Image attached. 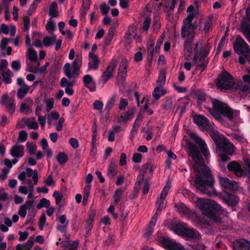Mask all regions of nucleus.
Listing matches in <instances>:
<instances>
[{"mask_svg":"<svg viewBox=\"0 0 250 250\" xmlns=\"http://www.w3.org/2000/svg\"><path fill=\"white\" fill-rule=\"evenodd\" d=\"M136 28L134 25H131L128 27V30L125 36L126 41L130 42L136 37Z\"/></svg>","mask_w":250,"mask_h":250,"instance_id":"7c9ffc66","label":"nucleus"},{"mask_svg":"<svg viewBox=\"0 0 250 250\" xmlns=\"http://www.w3.org/2000/svg\"><path fill=\"white\" fill-rule=\"evenodd\" d=\"M83 83L89 91L93 92L95 90V82L92 76L85 75L83 77Z\"/></svg>","mask_w":250,"mask_h":250,"instance_id":"393cba45","label":"nucleus"},{"mask_svg":"<svg viewBox=\"0 0 250 250\" xmlns=\"http://www.w3.org/2000/svg\"><path fill=\"white\" fill-rule=\"evenodd\" d=\"M188 151L194 162L193 170L196 172L195 185L201 193L208 195L216 194L213 187L214 180L209 168L204 162L197 148L190 143H188Z\"/></svg>","mask_w":250,"mask_h":250,"instance_id":"f257e3e1","label":"nucleus"},{"mask_svg":"<svg viewBox=\"0 0 250 250\" xmlns=\"http://www.w3.org/2000/svg\"><path fill=\"white\" fill-rule=\"evenodd\" d=\"M53 196L55 199L56 204L57 205L60 206V204L63 199V195L62 193H60L59 191L55 190L53 194Z\"/></svg>","mask_w":250,"mask_h":250,"instance_id":"de8ad7c7","label":"nucleus"},{"mask_svg":"<svg viewBox=\"0 0 250 250\" xmlns=\"http://www.w3.org/2000/svg\"><path fill=\"white\" fill-rule=\"evenodd\" d=\"M235 52L244 56L247 60L250 62V49L248 44L240 37H237L233 44Z\"/></svg>","mask_w":250,"mask_h":250,"instance_id":"9d476101","label":"nucleus"},{"mask_svg":"<svg viewBox=\"0 0 250 250\" xmlns=\"http://www.w3.org/2000/svg\"><path fill=\"white\" fill-rule=\"evenodd\" d=\"M206 131L208 133L217 145L221 142V140L222 138H225V137H221L220 136L213 123L211 124L210 126Z\"/></svg>","mask_w":250,"mask_h":250,"instance_id":"6ab92c4d","label":"nucleus"},{"mask_svg":"<svg viewBox=\"0 0 250 250\" xmlns=\"http://www.w3.org/2000/svg\"><path fill=\"white\" fill-rule=\"evenodd\" d=\"M177 210L182 216L187 215L189 213V209L183 203H179L176 206Z\"/></svg>","mask_w":250,"mask_h":250,"instance_id":"ea45409f","label":"nucleus"},{"mask_svg":"<svg viewBox=\"0 0 250 250\" xmlns=\"http://www.w3.org/2000/svg\"><path fill=\"white\" fill-rule=\"evenodd\" d=\"M117 62L118 60L116 59L113 58L108 67L103 73L102 81H103L104 84L113 76Z\"/></svg>","mask_w":250,"mask_h":250,"instance_id":"f8f14e48","label":"nucleus"},{"mask_svg":"<svg viewBox=\"0 0 250 250\" xmlns=\"http://www.w3.org/2000/svg\"><path fill=\"white\" fill-rule=\"evenodd\" d=\"M249 75L243 77L244 82L239 83L235 87V89L244 96L250 98V68L247 69Z\"/></svg>","mask_w":250,"mask_h":250,"instance_id":"9b49d317","label":"nucleus"},{"mask_svg":"<svg viewBox=\"0 0 250 250\" xmlns=\"http://www.w3.org/2000/svg\"><path fill=\"white\" fill-rule=\"evenodd\" d=\"M27 56L28 59L31 61H35L37 59V53L32 48L31 45H29L27 48Z\"/></svg>","mask_w":250,"mask_h":250,"instance_id":"79ce46f5","label":"nucleus"},{"mask_svg":"<svg viewBox=\"0 0 250 250\" xmlns=\"http://www.w3.org/2000/svg\"><path fill=\"white\" fill-rule=\"evenodd\" d=\"M83 57L81 54H77L75 59L70 63H65L63 67L64 75L69 79L77 78L80 74V69L82 65Z\"/></svg>","mask_w":250,"mask_h":250,"instance_id":"39448f33","label":"nucleus"},{"mask_svg":"<svg viewBox=\"0 0 250 250\" xmlns=\"http://www.w3.org/2000/svg\"><path fill=\"white\" fill-rule=\"evenodd\" d=\"M56 159L60 165L65 163L68 159L67 156L63 152H60L56 156Z\"/></svg>","mask_w":250,"mask_h":250,"instance_id":"37998d69","label":"nucleus"},{"mask_svg":"<svg viewBox=\"0 0 250 250\" xmlns=\"http://www.w3.org/2000/svg\"><path fill=\"white\" fill-rule=\"evenodd\" d=\"M91 187V184H86L84 187L83 189V205H85L87 203L90 194Z\"/></svg>","mask_w":250,"mask_h":250,"instance_id":"a19ab883","label":"nucleus"},{"mask_svg":"<svg viewBox=\"0 0 250 250\" xmlns=\"http://www.w3.org/2000/svg\"><path fill=\"white\" fill-rule=\"evenodd\" d=\"M123 193V190L121 188H119L116 190L114 195V204L116 205L118 204L120 200V198L122 194Z\"/></svg>","mask_w":250,"mask_h":250,"instance_id":"09e8293b","label":"nucleus"},{"mask_svg":"<svg viewBox=\"0 0 250 250\" xmlns=\"http://www.w3.org/2000/svg\"><path fill=\"white\" fill-rule=\"evenodd\" d=\"M60 117V114L58 112L53 111L51 112L47 116V124L51 125L53 121H57Z\"/></svg>","mask_w":250,"mask_h":250,"instance_id":"c9c22d12","label":"nucleus"},{"mask_svg":"<svg viewBox=\"0 0 250 250\" xmlns=\"http://www.w3.org/2000/svg\"><path fill=\"white\" fill-rule=\"evenodd\" d=\"M195 16V13L189 14L183 22L181 35L182 38H186V41H193L194 38L195 27L192 21Z\"/></svg>","mask_w":250,"mask_h":250,"instance_id":"0eeeda50","label":"nucleus"},{"mask_svg":"<svg viewBox=\"0 0 250 250\" xmlns=\"http://www.w3.org/2000/svg\"><path fill=\"white\" fill-rule=\"evenodd\" d=\"M90 5V1L89 0H84L83 4V8L82 10V15H84L86 11L89 8Z\"/></svg>","mask_w":250,"mask_h":250,"instance_id":"680f3d73","label":"nucleus"},{"mask_svg":"<svg viewBox=\"0 0 250 250\" xmlns=\"http://www.w3.org/2000/svg\"><path fill=\"white\" fill-rule=\"evenodd\" d=\"M46 219L45 214H42L41 215L39 221V228L41 230H42L43 227L45 225Z\"/></svg>","mask_w":250,"mask_h":250,"instance_id":"e2e57ef3","label":"nucleus"},{"mask_svg":"<svg viewBox=\"0 0 250 250\" xmlns=\"http://www.w3.org/2000/svg\"><path fill=\"white\" fill-rule=\"evenodd\" d=\"M234 84L232 77L226 70L219 75L217 78L216 86L218 89L228 90L231 88Z\"/></svg>","mask_w":250,"mask_h":250,"instance_id":"1a4fd4ad","label":"nucleus"},{"mask_svg":"<svg viewBox=\"0 0 250 250\" xmlns=\"http://www.w3.org/2000/svg\"><path fill=\"white\" fill-rule=\"evenodd\" d=\"M11 41V39L7 38H2L0 42V48L2 50H4L6 49L7 45Z\"/></svg>","mask_w":250,"mask_h":250,"instance_id":"3c124183","label":"nucleus"},{"mask_svg":"<svg viewBox=\"0 0 250 250\" xmlns=\"http://www.w3.org/2000/svg\"><path fill=\"white\" fill-rule=\"evenodd\" d=\"M56 39V36L52 35L51 36H46L43 40V44L45 47H48L54 44Z\"/></svg>","mask_w":250,"mask_h":250,"instance_id":"e433bc0d","label":"nucleus"},{"mask_svg":"<svg viewBox=\"0 0 250 250\" xmlns=\"http://www.w3.org/2000/svg\"><path fill=\"white\" fill-rule=\"evenodd\" d=\"M219 150L225 153V154H219V157L223 162H227L229 160V157L226 155H231L234 151V146L227 138H222L221 142L217 145Z\"/></svg>","mask_w":250,"mask_h":250,"instance_id":"6e6552de","label":"nucleus"},{"mask_svg":"<svg viewBox=\"0 0 250 250\" xmlns=\"http://www.w3.org/2000/svg\"><path fill=\"white\" fill-rule=\"evenodd\" d=\"M27 137V132L24 130H21L20 132L18 137V141L20 142H24Z\"/></svg>","mask_w":250,"mask_h":250,"instance_id":"774afa93","label":"nucleus"},{"mask_svg":"<svg viewBox=\"0 0 250 250\" xmlns=\"http://www.w3.org/2000/svg\"><path fill=\"white\" fill-rule=\"evenodd\" d=\"M140 123H141L140 120H139L137 119L135 120L134 125H133L132 128L131 130V132H130V135L131 137H133L135 135L136 132L140 126Z\"/></svg>","mask_w":250,"mask_h":250,"instance_id":"864d4df0","label":"nucleus"},{"mask_svg":"<svg viewBox=\"0 0 250 250\" xmlns=\"http://www.w3.org/2000/svg\"><path fill=\"white\" fill-rule=\"evenodd\" d=\"M187 227L186 224L178 223L174 225L172 227L171 229L175 233L183 237Z\"/></svg>","mask_w":250,"mask_h":250,"instance_id":"5701e85b","label":"nucleus"},{"mask_svg":"<svg viewBox=\"0 0 250 250\" xmlns=\"http://www.w3.org/2000/svg\"><path fill=\"white\" fill-rule=\"evenodd\" d=\"M245 167L247 176L250 179V159L247 158L245 160Z\"/></svg>","mask_w":250,"mask_h":250,"instance_id":"338daca9","label":"nucleus"},{"mask_svg":"<svg viewBox=\"0 0 250 250\" xmlns=\"http://www.w3.org/2000/svg\"><path fill=\"white\" fill-rule=\"evenodd\" d=\"M21 122L29 128L31 129H37L39 127L35 118H23L21 120Z\"/></svg>","mask_w":250,"mask_h":250,"instance_id":"c85d7f7f","label":"nucleus"},{"mask_svg":"<svg viewBox=\"0 0 250 250\" xmlns=\"http://www.w3.org/2000/svg\"><path fill=\"white\" fill-rule=\"evenodd\" d=\"M165 93V90L162 88V86L158 85L155 88L153 91L152 95L156 100H158Z\"/></svg>","mask_w":250,"mask_h":250,"instance_id":"f704fd0d","label":"nucleus"},{"mask_svg":"<svg viewBox=\"0 0 250 250\" xmlns=\"http://www.w3.org/2000/svg\"><path fill=\"white\" fill-rule=\"evenodd\" d=\"M117 165L114 160L110 162L107 167V175L110 179H113L117 173Z\"/></svg>","mask_w":250,"mask_h":250,"instance_id":"cd10ccee","label":"nucleus"},{"mask_svg":"<svg viewBox=\"0 0 250 250\" xmlns=\"http://www.w3.org/2000/svg\"><path fill=\"white\" fill-rule=\"evenodd\" d=\"M210 50V46L208 44H204L203 41H199L195 44L194 50V56L192 63L186 61L184 68L188 71L191 69L192 64H196L197 69L204 70L207 66L205 58L208 55Z\"/></svg>","mask_w":250,"mask_h":250,"instance_id":"7ed1b4c3","label":"nucleus"},{"mask_svg":"<svg viewBox=\"0 0 250 250\" xmlns=\"http://www.w3.org/2000/svg\"><path fill=\"white\" fill-rule=\"evenodd\" d=\"M127 66L128 63L126 60H123L120 63L118 74L122 78H125L126 77Z\"/></svg>","mask_w":250,"mask_h":250,"instance_id":"2f4dec72","label":"nucleus"},{"mask_svg":"<svg viewBox=\"0 0 250 250\" xmlns=\"http://www.w3.org/2000/svg\"><path fill=\"white\" fill-rule=\"evenodd\" d=\"M162 244L167 250H186L179 243L167 237H164Z\"/></svg>","mask_w":250,"mask_h":250,"instance_id":"ddd939ff","label":"nucleus"},{"mask_svg":"<svg viewBox=\"0 0 250 250\" xmlns=\"http://www.w3.org/2000/svg\"><path fill=\"white\" fill-rule=\"evenodd\" d=\"M172 99L171 98H169L166 100L163 106L165 110L170 111L172 109Z\"/></svg>","mask_w":250,"mask_h":250,"instance_id":"69168bd1","label":"nucleus"},{"mask_svg":"<svg viewBox=\"0 0 250 250\" xmlns=\"http://www.w3.org/2000/svg\"><path fill=\"white\" fill-rule=\"evenodd\" d=\"M9 172V168L7 167L2 168L0 173V180L2 181L5 180L7 178Z\"/></svg>","mask_w":250,"mask_h":250,"instance_id":"052dcab7","label":"nucleus"},{"mask_svg":"<svg viewBox=\"0 0 250 250\" xmlns=\"http://www.w3.org/2000/svg\"><path fill=\"white\" fill-rule=\"evenodd\" d=\"M60 85L62 87H66L68 86H73L74 84L72 82L69 81L66 78H62L61 80Z\"/></svg>","mask_w":250,"mask_h":250,"instance_id":"13d9d810","label":"nucleus"},{"mask_svg":"<svg viewBox=\"0 0 250 250\" xmlns=\"http://www.w3.org/2000/svg\"><path fill=\"white\" fill-rule=\"evenodd\" d=\"M18 178L22 183L26 184L29 186L31 192L28 193V197L31 198L34 190L33 186L32 185V181L34 185L37 184L38 181V171L36 169L33 170L31 168H27L25 171H22L19 175Z\"/></svg>","mask_w":250,"mask_h":250,"instance_id":"423d86ee","label":"nucleus"},{"mask_svg":"<svg viewBox=\"0 0 250 250\" xmlns=\"http://www.w3.org/2000/svg\"><path fill=\"white\" fill-rule=\"evenodd\" d=\"M26 146L28 150V152L30 154L33 155L36 151L37 147L35 144L27 142L26 143Z\"/></svg>","mask_w":250,"mask_h":250,"instance_id":"6e6d98bb","label":"nucleus"},{"mask_svg":"<svg viewBox=\"0 0 250 250\" xmlns=\"http://www.w3.org/2000/svg\"><path fill=\"white\" fill-rule=\"evenodd\" d=\"M225 200L229 206L233 207L237 204L239 199L237 196L234 194H228Z\"/></svg>","mask_w":250,"mask_h":250,"instance_id":"473e14b6","label":"nucleus"},{"mask_svg":"<svg viewBox=\"0 0 250 250\" xmlns=\"http://www.w3.org/2000/svg\"><path fill=\"white\" fill-rule=\"evenodd\" d=\"M190 136L193 138L195 143L198 144L201 151L205 158L208 159L210 157V153L205 142L195 133H191Z\"/></svg>","mask_w":250,"mask_h":250,"instance_id":"4468645a","label":"nucleus"},{"mask_svg":"<svg viewBox=\"0 0 250 250\" xmlns=\"http://www.w3.org/2000/svg\"><path fill=\"white\" fill-rule=\"evenodd\" d=\"M193 121L201 129L204 131H206L210 126V125L213 124L202 115H195L193 117Z\"/></svg>","mask_w":250,"mask_h":250,"instance_id":"2eb2a0df","label":"nucleus"},{"mask_svg":"<svg viewBox=\"0 0 250 250\" xmlns=\"http://www.w3.org/2000/svg\"><path fill=\"white\" fill-rule=\"evenodd\" d=\"M219 183L221 186L225 188L231 190H237L238 189V186L236 182L230 181L228 178L219 177Z\"/></svg>","mask_w":250,"mask_h":250,"instance_id":"dca6fc26","label":"nucleus"},{"mask_svg":"<svg viewBox=\"0 0 250 250\" xmlns=\"http://www.w3.org/2000/svg\"><path fill=\"white\" fill-rule=\"evenodd\" d=\"M50 206V201L46 198H42L40 201L39 203L37 206L38 209H41L42 208H48Z\"/></svg>","mask_w":250,"mask_h":250,"instance_id":"a18cd8bd","label":"nucleus"},{"mask_svg":"<svg viewBox=\"0 0 250 250\" xmlns=\"http://www.w3.org/2000/svg\"><path fill=\"white\" fill-rule=\"evenodd\" d=\"M30 87L27 84H23L21 86L18 91V97L20 99L23 98L29 91Z\"/></svg>","mask_w":250,"mask_h":250,"instance_id":"4c0bfd02","label":"nucleus"},{"mask_svg":"<svg viewBox=\"0 0 250 250\" xmlns=\"http://www.w3.org/2000/svg\"><path fill=\"white\" fill-rule=\"evenodd\" d=\"M212 17H210L208 18L207 21L205 23L203 31L206 33H208L209 31L210 28L211 27L212 24Z\"/></svg>","mask_w":250,"mask_h":250,"instance_id":"603ef678","label":"nucleus"},{"mask_svg":"<svg viewBox=\"0 0 250 250\" xmlns=\"http://www.w3.org/2000/svg\"><path fill=\"white\" fill-rule=\"evenodd\" d=\"M49 15L51 18H56L59 15L58 4L56 2H52L49 6Z\"/></svg>","mask_w":250,"mask_h":250,"instance_id":"72a5a7b5","label":"nucleus"},{"mask_svg":"<svg viewBox=\"0 0 250 250\" xmlns=\"http://www.w3.org/2000/svg\"><path fill=\"white\" fill-rule=\"evenodd\" d=\"M1 104L5 106V108L10 114H13L15 110V105L14 104L13 98H8V95L4 94L1 96Z\"/></svg>","mask_w":250,"mask_h":250,"instance_id":"f3484780","label":"nucleus"},{"mask_svg":"<svg viewBox=\"0 0 250 250\" xmlns=\"http://www.w3.org/2000/svg\"><path fill=\"white\" fill-rule=\"evenodd\" d=\"M54 103V100L53 98L44 100L46 111L48 112L53 108Z\"/></svg>","mask_w":250,"mask_h":250,"instance_id":"8fccbe9b","label":"nucleus"},{"mask_svg":"<svg viewBox=\"0 0 250 250\" xmlns=\"http://www.w3.org/2000/svg\"><path fill=\"white\" fill-rule=\"evenodd\" d=\"M195 203L202 211L207 224H209L211 221L220 223L223 217L227 215V211L214 200L197 198Z\"/></svg>","mask_w":250,"mask_h":250,"instance_id":"f03ea898","label":"nucleus"},{"mask_svg":"<svg viewBox=\"0 0 250 250\" xmlns=\"http://www.w3.org/2000/svg\"><path fill=\"white\" fill-rule=\"evenodd\" d=\"M193 41H185L184 46V56L186 61H188L192 53V43Z\"/></svg>","mask_w":250,"mask_h":250,"instance_id":"a878e982","label":"nucleus"},{"mask_svg":"<svg viewBox=\"0 0 250 250\" xmlns=\"http://www.w3.org/2000/svg\"><path fill=\"white\" fill-rule=\"evenodd\" d=\"M229 170L233 171L237 177H241L244 174V170L240 165L234 161H232L227 166Z\"/></svg>","mask_w":250,"mask_h":250,"instance_id":"412c9836","label":"nucleus"},{"mask_svg":"<svg viewBox=\"0 0 250 250\" xmlns=\"http://www.w3.org/2000/svg\"><path fill=\"white\" fill-rule=\"evenodd\" d=\"M23 146L21 145H14L10 150V154L14 158H21L24 155Z\"/></svg>","mask_w":250,"mask_h":250,"instance_id":"b1692460","label":"nucleus"},{"mask_svg":"<svg viewBox=\"0 0 250 250\" xmlns=\"http://www.w3.org/2000/svg\"><path fill=\"white\" fill-rule=\"evenodd\" d=\"M56 28V23L51 19H49L45 26L46 30L49 34H52Z\"/></svg>","mask_w":250,"mask_h":250,"instance_id":"58836bf2","label":"nucleus"},{"mask_svg":"<svg viewBox=\"0 0 250 250\" xmlns=\"http://www.w3.org/2000/svg\"><path fill=\"white\" fill-rule=\"evenodd\" d=\"M234 250H250V242L246 239L236 240L233 244Z\"/></svg>","mask_w":250,"mask_h":250,"instance_id":"aec40b11","label":"nucleus"},{"mask_svg":"<svg viewBox=\"0 0 250 250\" xmlns=\"http://www.w3.org/2000/svg\"><path fill=\"white\" fill-rule=\"evenodd\" d=\"M183 237L195 240H199L201 238V235L197 231L188 227Z\"/></svg>","mask_w":250,"mask_h":250,"instance_id":"c756f323","label":"nucleus"},{"mask_svg":"<svg viewBox=\"0 0 250 250\" xmlns=\"http://www.w3.org/2000/svg\"><path fill=\"white\" fill-rule=\"evenodd\" d=\"M16 28L15 26L11 25L8 26L4 23L1 24L0 27V33H3L4 34H8L9 33L11 36H14L16 33Z\"/></svg>","mask_w":250,"mask_h":250,"instance_id":"bb28decb","label":"nucleus"},{"mask_svg":"<svg viewBox=\"0 0 250 250\" xmlns=\"http://www.w3.org/2000/svg\"><path fill=\"white\" fill-rule=\"evenodd\" d=\"M170 188H171L170 184L168 182L167 183L166 186H165L163 190L162 191V192L160 194V196L159 198L164 200L166 198V197L167 195V193H168Z\"/></svg>","mask_w":250,"mask_h":250,"instance_id":"49530a36","label":"nucleus"},{"mask_svg":"<svg viewBox=\"0 0 250 250\" xmlns=\"http://www.w3.org/2000/svg\"><path fill=\"white\" fill-rule=\"evenodd\" d=\"M88 70H97L100 64V60L98 56L93 52H90L88 55Z\"/></svg>","mask_w":250,"mask_h":250,"instance_id":"a211bd4d","label":"nucleus"},{"mask_svg":"<svg viewBox=\"0 0 250 250\" xmlns=\"http://www.w3.org/2000/svg\"><path fill=\"white\" fill-rule=\"evenodd\" d=\"M166 82V76L164 72H161L160 74V75L159 76L158 79L157 81V83L159 86H163Z\"/></svg>","mask_w":250,"mask_h":250,"instance_id":"bf43d9fd","label":"nucleus"},{"mask_svg":"<svg viewBox=\"0 0 250 250\" xmlns=\"http://www.w3.org/2000/svg\"><path fill=\"white\" fill-rule=\"evenodd\" d=\"M3 79V82L6 84L10 83L12 82L11 73L9 70L7 71H3L2 74Z\"/></svg>","mask_w":250,"mask_h":250,"instance_id":"c03bdc74","label":"nucleus"},{"mask_svg":"<svg viewBox=\"0 0 250 250\" xmlns=\"http://www.w3.org/2000/svg\"><path fill=\"white\" fill-rule=\"evenodd\" d=\"M242 29L245 38L250 42V26L246 25L243 27Z\"/></svg>","mask_w":250,"mask_h":250,"instance_id":"4d7b16f0","label":"nucleus"},{"mask_svg":"<svg viewBox=\"0 0 250 250\" xmlns=\"http://www.w3.org/2000/svg\"><path fill=\"white\" fill-rule=\"evenodd\" d=\"M64 122V119L63 118H59L58 121L55 124L56 129L58 131H61L62 129L63 124Z\"/></svg>","mask_w":250,"mask_h":250,"instance_id":"0e129e2a","label":"nucleus"},{"mask_svg":"<svg viewBox=\"0 0 250 250\" xmlns=\"http://www.w3.org/2000/svg\"><path fill=\"white\" fill-rule=\"evenodd\" d=\"M33 208V202L31 200H28L20 207L18 214L21 217L24 218L26 215L27 210H30Z\"/></svg>","mask_w":250,"mask_h":250,"instance_id":"4be33fe9","label":"nucleus"},{"mask_svg":"<svg viewBox=\"0 0 250 250\" xmlns=\"http://www.w3.org/2000/svg\"><path fill=\"white\" fill-rule=\"evenodd\" d=\"M44 183L47 186L54 187L55 186V182L53 178L52 174H50L48 177L44 181Z\"/></svg>","mask_w":250,"mask_h":250,"instance_id":"5fc2aeb1","label":"nucleus"},{"mask_svg":"<svg viewBox=\"0 0 250 250\" xmlns=\"http://www.w3.org/2000/svg\"><path fill=\"white\" fill-rule=\"evenodd\" d=\"M212 108L210 113L218 121L224 125H227V121H232L233 115L231 109L225 104L217 99L212 101Z\"/></svg>","mask_w":250,"mask_h":250,"instance_id":"20e7f679","label":"nucleus"}]
</instances>
